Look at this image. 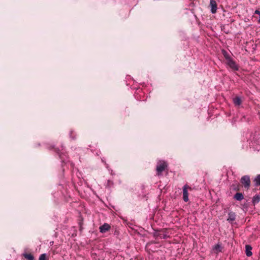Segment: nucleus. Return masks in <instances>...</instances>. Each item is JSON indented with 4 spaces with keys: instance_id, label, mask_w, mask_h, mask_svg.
I'll return each mask as SVG.
<instances>
[{
    "instance_id": "4468645a",
    "label": "nucleus",
    "mask_w": 260,
    "mask_h": 260,
    "mask_svg": "<svg viewBox=\"0 0 260 260\" xmlns=\"http://www.w3.org/2000/svg\"><path fill=\"white\" fill-rule=\"evenodd\" d=\"M254 185L255 186L260 185V174L257 175L254 179Z\"/></svg>"
},
{
    "instance_id": "39448f33",
    "label": "nucleus",
    "mask_w": 260,
    "mask_h": 260,
    "mask_svg": "<svg viewBox=\"0 0 260 260\" xmlns=\"http://www.w3.org/2000/svg\"><path fill=\"white\" fill-rule=\"evenodd\" d=\"M61 148V150H60L59 148H54V147H52V148L54 149V151L56 152L58 154L59 157L62 160V161L64 162L66 161V159L64 157V156L66 157V155L63 152V147L62 146Z\"/></svg>"
},
{
    "instance_id": "7ed1b4c3",
    "label": "nucleus",
    "mask_w": 260,
    "mask_h": 260,
    "mask_svg": "<svg viewBox=\"0 0 260 260\" xmlns=\"http://www.w3.org/2000/svg\"><path fill=\"white\" fill-rule=\"evenodd\" d=\"M187 189L191 191L192 188L187 184L184 185L183 187V200L185 202L188 201V193Z\"/></svg>"
},
{
    "instance_id": "f03ea898",
    "label": "nucleus",
    "mask_w": 260,
    "mask_h": 260,
    "mask_svg": "<svg viewBox=\"0 0 260 260\" xmlns=\"http://www.w3.org/2000/svg\"><path fill=\"white\" fill-rule=\"evenodd\" d=\"M240 182L245 189H248L249 188L250 186V180L248 175L242 176L241 178Z\"/></svg>"
},
{
    "instance_id": "4be33fe9",
    "label": "nucleus",
    "mask_w": 260,
    "mask_h": 260,
    "mask_svg": "<svg viewBox=\"0 0 260 260\" xmlns=\"http://www.w3.org/2000/svg\"><path fill=\"white\" fill-rule=\"evenodd\" d=\"M254 13L258 15V16H259L258 22L260 23V11L256 10L255 11Z\"/></svg>"
},
{
    "instance_id": "ddd939ff",
    "label": "nucleus",
    "mask_w": 260,
    "mask_h": 260,
    "mask_svg": "<svg viewBox=\"0 0 260 260\" xmlns=\"http://www.w3.org/2000/svg\"><path fill=\"white\" fill-rule=\"evenodd\" d=\"M222 247L219 244H216L213 247V250L215 251L216 253L221 252L222 251Z\"/></svg>"
},
{
    "instance_id": "a211bd4d",
    "label": "nucleus",
    "mask_w": 260,
    "mask_h": 260,
    "mask_svg": "<svg viewBox=\"0 0 260 260\" xmlns=\"http://www.w3.org/2000/svg\"><path fill=\"white\" fill-rule=\"evenodd\" d=\"M113 185V182L112 181L108 180L106 183V187H111Z\"/></svg>"
},
{
    "instance_id": "5701e85b",
    "label": "nucleus",
    "mask_w": 260,
    "mask_h": 260,
    "mask_svg": "<svg viewBox=\"0 0 260 260\" xmlns=\"http://www.w3.org/2000/svg\"><path fill=\"white\" fill-rule=\"evenodd\" d=\"M50 243V244L52 245L53 243V242H51Z\"/></svg>"
},
{
    "instance_id": "1a4fd4ad",
    "label": "nucleus",
    "mask_w": 260,
    "mask_h": 260,
    "mask_svg": "<svg viewBox=\"0 0 260 260\" xmlns=\"http://www.w3.org/2000/svg\"><path fill=\"white\" fill-rule=\"evenodd\" d=\"M245 253L247 256H250L252 255V253L251 252L252 247L249 245H246L245 246Z\"/></svg>"
},
{
    "instance_id": "f3484780",
    "label": "nucleus",
    "mask_w": 260,
    "mask_h": 260,
    "mask_svg": "<svg viewBox=\"0 0 260 260\" xmlns=\"http://www.w3.org/2000/svg\"><path fill=\"white\" fill-rule=\"evenodd\" d=\"M39 260H46V254L43 253L39 256Z\"/></svg>"
},
{
    "instance_id": "9b49d317",
    "label": "nucleus",
    "mask_w": 260,
    "mask_h": 260,
    "mask_svg": "<svg viewBox=\"0 0 260 260\" xmlns=\"http://www.w3.org/2000/svg\"><path fill=\"white\" fill-rule=\"evenodd\" d=\"M243 198V195L241 192H237L234 196V199L239 201H241Z\"/></svg>"
},
{
    "instance_id": "0eeeda50",
    "label": "nucleus",
    "mask_w": 260,
    "mask_h": 260,
    "mask_svg": "<svg viewBox=\"0 0 260 260\" xmlns=\"http://www.w3.org/2000/svg\"><path fill=\"white\" fill-rule=\"evenodd\" d=\"M110 225L107 223H104L99 228L100 232L102 233H105L110 229Z\"/></svg>"
},
{
    "instance_id": "412c9836",
    "label": "nucleus",
    "mask_w": 260,
    "mask_h": 260,
    "mask_svg": "<svg viewBox=\"0 0 260 260\" xmlns=\"http://www.w3.org/2000/svg\"><path fill=\"white\" fill-rule=\"evenodd\" d=\"M73 131H71L70 133V137L73 139L74 140L75 139V137L73 135Z\"/></svg>"
},
{
    "instance_id": "2eb2a0df",
    "label": "nucleus",
    "mask_w": 260,
    "mask_h": 260,
    "mask_svg": "<svg viewBox=\"0 0 260 260\" xmlns=\"http://www.w3.org/2000/svg\"><path fill=\"white\" fill-rule=\"evenodd\" d=\"M24 257L28 260H34V256L30 253H23Z\"/></svg>"
},
{
    "instance_id": "aec40b11",
    "label": "nucleus",
    "mask_w": 260,
    "mask_h": 260,
    "mask_svg": "<svg viewBox=\"0 0 260 260\" xmlns=\"http://www.w3.org/2000/svg\"><path fill=\"white\" fill-rule=\"evenodd\" d=\"M153 236L154 237H160V236H161V234L158 233L157 232H155L154 234H153Z\"/></svg>"
},
{
    "instance_id": "9d476101",
    "label": "nucleus",
    "mask_w": 260,
    "mask_h": 260,
    "mask_svg": "<svg viewBox=\"0 0 260 260\" xmlns=\"http://www.w3.org/2000/svg\"><path fill=\"white\" fill-rule=\"evenodd\" d=\"M233 103L235 106H240L242 103L241 99L239 96H236L233 100Z\"/></svg>"
},
{
    "instance_id": "dca6fc26",
    "label": "nucleus",
    "mask_w": 260,
    "mask_h": 260,
    "mask_svg": "<svg viewBox=\"0 0 260 260\" xmlns=\"http://www.w3.org/2000/svg\"><path fill=\"white\" fill-rule=\"evenodd\" d=\"M223 54L224 57H225L226 61H228V58H232L230 57V56L229 55V54L225 51H223Z\"/></svg>"
},
{
    "instance_id": "6ab92c4d",
    "label": "nucleus",
    "mask_w": 260,
    "mask_h": 260,
    "mask_svg": "<svg viewBox=\"0 0 260 260\" xmlns=\"http://www.w3.org/2000/svg\"><path fill=\"white\" fill-rule=\"evenodd\" d=\"M168 237H169V236L167 235L166 233H164V234H161V236H160V238L162 239H166Z\"/></svg>"
},
{
    "instance_id": "f257e3e1",
    "label": "nucleus",
    "mask_w": 260,
    "mask_h": 260,
    "mask_svg": "<svg viewBox=\"0 0 260 260\" xmlns=\"http://www.w3.org/2000/svg\"><path fill=\"white\" fill-rule=\"evenodd\" d=\"M167 167V164L163 160H159L157 163L156 171L157 175H159Z\"/></svg>"
},
{
    "instance_id": "f8f14e48",
    "label": "nucleus",
    "mask_w": 260,
    "mask_h": 260,
    "mask_svg": "<svg viewBox=\"0 0 260 260\" xmlns=\"http://www.w3.org/2000/svg\"><path fill=\"white\" fill-rule=\"evenodd\" d=\"M260 201V196L258 194H256L254 196L252 199V203L253 205H255V204L259 203Z\"/></svg>"
},
{
    "instance_id": "20e7f679",
    "label": "nucleus",
    "mask_w": 260,
    "mask_h": 260,
    "mask_svg": "<svg viewBox=\"0 0 260 260\" xmlns=\"http://www.w3.org/2000/svg\"><path fill=\"white\" fill-rule=\"evenodd\" d=\"M226 64L233 71H237L239 70V66L232 58H228V61H226Z\"/></svg>"
},
{
    "instance_id": "423d86ee",
    "label": "nucleus",
    "mask_w": 260,
    "mask_h": 260,
    "mask_svg": "<svg viewBox=\"0 0 260 260\" xmlns=\"http://www.w3.org/2000/svg\"><path fill=\"white\" fill-rule=\"evenodd\" d=\"M211 8V12L212 14H215L217 12V5L215 0H210V5Z\"/></svg>"
},
{
    "instance_id": "6e6552de",
    "label": "nucleus",
    "mask_w": 260,
    "mask_h": 260,
    "mask_svg": "<svg viewBox=\"0 0 260 260\" xmlns=\"http://www.w3.org/2000/svg\"><path fill=\"white\" fill-rule=\"evenodd\" d=\"M235 219H236L235 213L233 211H230L228 213V218L227 219V220L229 222H232L233 221H235Z\"/></svg>"
}]
</instances>
